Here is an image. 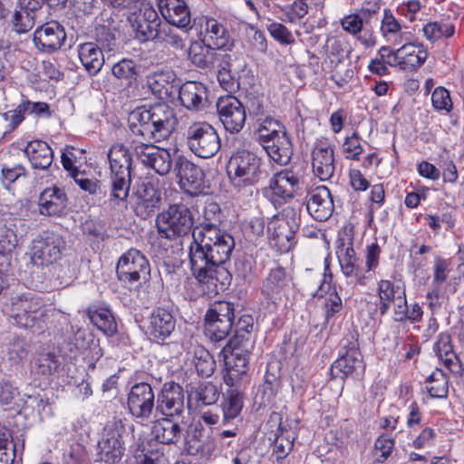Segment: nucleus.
<instances>
[{"label":"nucleus","mask_w":464,"mask_h":464,"mask_svg":"<svg viewBox=\"0 0 464 464\" xmlns=\"http://www.w3.org/2000/svg\"><path fill=\"white\" fill-rule=\"evenodd\" d=\"M178 123L175 112L166 103H159L150 108H136L130 113L129 126L131 133L146 140L135 139L130 149L133 155L146 167L160 176H165L172 169L173 159L170 151L153 144L167 140Z\"/></svg>","instance_id":"f257e3e1"},{"label":"nucleus","mask_w":464,"mask_h":464,"mask_svg":"<svg viewBox=\"0 0 464 464\" xmlns=\"http://www.w3.org/2000/svg\"><path fill=\"white\" fill-rule=\"evenodd\" d=\"M192 237L188 252L192 274L204 291L217 294L218 274L227 273L221 266L231 256L234 237L214 223L199 224L194 228Z\"/></svg>","instance_id":"f03ea898"},{"label":"nucleus","mask_w":464,"mask_h":464,"mask_svg":"<svg viewBox=\"0 0 464 464\" xmlns=\"http://www.w3.org/2000/svg\"><path fill=\"white\" fill-rule=\"evenodd\" d=\"M108 159L111 169L108 200L112 206H121L126 203L130 192L131 158L122 144L116 143L111 147Z\"/></svg>","instance_id":"7ed1b4c3"},{"label":"nucleus","mask_w":464,"mask_h":464,"mask_svg":"<svg viewBox=\"0 0 464 464\" xmlns=\"http://www.w3.org/2000/svg\"><path fill=\"white\" fill-rule=\"evenodd\" d=\"M262 160L254 152L239 150L227 163V170L234 187L241 188L256 184L262 179Z\"/></svg>","instance_id":"20e7f679"},{"label":"nucleus","mask_w":464,"mask_h":464,"mask_svg":"<svg viewBox=\"0 0 464 464\" xmlns=\"http://www.w3.org/2000/svg\"><path fill=\"white\" fill-rule=\"evenodd\" d=\"M194 225L190 209L184 204H173L156 218L159 235L169 240L188 236Z\"/></svg>","instance_id":"39448f33"},{"label":"nucleus","mask_w":464,"mask_h":464,"mask_svg":"<svg viewBox=\"0 0 464 464\" xmlns=\"http://www.w3.org/2000/svg\"><path fill=\"white\" fill-rule=\"evenodd\" d=\"M340 356L332 364L331 373L334 378L342 380L362 376L365 365L359 351L357 340L353 336L345 337L340 342Z\"/></svg>","instance_id":"423d86ee"},{"label":"nucleus","mask_w":464,"mask_h":464,"mask_svg":"<svg viewBox=\"0 0 464 464\" xmlns=\"http://www.w3.org/2000/svg\"><path fill=\"white\" fill-rule=\"evenodd\" d=\"M156 396L150 384L145 382L132 385L127 394V410L136 423L147 425L156 411Z\"/></svg>","instance_id":"0eeeda50"},{"label":"nucleus","mask_w":464,"mask_h":464,"mask_svg":"<svg viewBox=\"0 0 464 464\" xmlns=\"http://www.w3.org/2000/svg\"><path fill=\"white\" fill-rule=\"evenodd\" d=\"M11 315L23 328H42L45 313L43 299L35 294L25 293L11 301Z\"/></svg>","instance_id":"6e6552de"},{"label":"nucleus","mask_w":464,"mask_h":464,"mask_svg":"<svg viewBox=\"0 0 464 464\" xmlns=\"http://www.w3.org/2000/svg\"><path fill=\"white\" fill-rule=\"evenodd\" d=\"M186 144L191 152L202 159L213 157L220 149L217 130L205 121L193 122L188 126Z\"/></svg>","instance_id":"1a4fd4ad"},{"label":"nucleus","mask_w":464,"mask_h":464,"mask_svg":"<svg viewBox=\"0 0 464 464\" xmlns=\"http://www.w3.org/2000/svg\"><path fill=\"white\" fill-rule=\"evenodd\" d=\"M235 304L228 301L215 302L205 315V334L214 342L224 340L231 332Z\"/></svg>","instance_id":"9d476101"},{"label":"nucleus","mask_w":464,"mask_h":464,"mask_svg":"<svg viewBox=\"0 0 464 464\" xmlns=\"http://www.w3.org/2000/svg\"><path fill=\"white\" fill-rule=\"evenodd\" d=\"M116 274L124 285L140 284L150 279V263L140 251L130 248L119 258Z\"/></svg>","instance_id":"9b49d317"},{"label":"nucleus","mask_w":464,"mask_h":464,"mask_svg":"<svg viewBox=\"0 0 464 464\" xmlns=\"http://www.w3.org/2000/svg\"><path fill=\"white\" fill-rule=\"evenodd\" d=\"M125 425L121 420H114L108 424L102 438L98 441L97 457L106 464L119 463L124 453L125 446L122 440Z\"/></svg>","instance_id":"f8f14e48"},{"label":"nucleus","mask_w":464,"mask_h":464,"mask_svg":"<svg viewBox=\"0 0 464 464\" xmlns=\"http://www.w3.org/2000/svg\"><path fill=\"white\" fill-rule=\"evenodd\" d=\"M298 227L296 214L293 208H289L275 215L267 223L270 237L282 250H288L293 246Z\"/></svg>","instance_id":"ddd939ff"},{"label":"nucleus","mask_w":464,"mask_h":464,"mask_svg":"<svg viewBox=\"0 0 464 464\" xmlns=\"http://www.w3.org/2000/svg\"><path fill=\"white\" fill-rule=\"evenodd\" d=\"M253 349L246 348L245 344L232 343H227L223 348L227 370L224 375V382L227 386H237L242 376L246 374Z\"/></svg>","instance_id":"4468645a"},{"label":"nucleus","mask_w":464,"mask_h":464,"mask_svg":"<svg viewBox=\"0 0 464 464\" xmlns=\"http://www.w3.org/2000/svg\"><path fill=\"white\" fill-rule=\"evenodd\" d=\"M64 247L65 242L59 234L44 232L32 242L31 260L37 266H48L60 259Z\"/></svg>","instance_id":"2eb2a0df"},{"label":"nucleus","mask_w":464,"mask_h":464,"mask_svg":"<svg viewBox=\"0 0 464 464\" xmlns=\"http://www.w3.org/2000/svg\"><path fill=\"white\" fill-rule=\"evenodd\" d=\"M300 185V176L293 169H285L274 174L265 193L275 206H281L295 197Z\"/></svg>","instance_id":"dca6fc26"},{"label":"nucleus","mask_w":464,"mask_h":464,"mask_svg":"<svg viewBox=\"0 0 464 464\" xmlns=\"http://www.w3.org/2000/svg\"><path fill=\"white\" fill-rule=\"evenodd\" d=\"M219 121L225 130L230 133H238L245 126L246 120V108L233 95L219 97L216 102Z\"/></svg>","instance_id":"f3484780"},{"label":"nucleus","mask_w":464,"mask_h":464,"mask_svg":"<svg viewBox=\"0 0 464 464\" xmlns=\"http://www.w3.org/2000/svg\"><path fill=\"white\" fill-rule=\"evenodd\" d=\"M128 20L142 42L154 40L161 23L158 13L150 3H141L138 11L129 15Z\"/></svg>","instance_id":"a211bd4d"},{"label":"nucleus","mask_w":464,"mask_h":464,"mask_svg":"<svg viewBox=\"0 0 464 464\" xmlns=\"http://www.w3.org/2000/svg\"><path fill=\"white\" fill-rule=\"evenodd\" d=\"M174 172L181 189L191 196L200 194L204 188L205 174L200 167L184 156L174 161Z\"/></svg>","instance_id":"6ab92c4d"},{"label":"nucleus","mask_w":464,"mask_h":464,"mask_svg":"<svg viewBox=\"0 0 464 464\" xmlns=\"http://www.w3.org/2000/svg\"><path fill=\"white\" fill-rule=\"evenodd\" d=\"M185 410V394L181 385L165 382L157 395L156 411L166 417H179Z\"/></svg>","instance_id":"aec40b11"},{"label":"nucleus","mask_w":464,"mask_h":464,"mask_svg":"<svg viewBox=\"0 0 464 464\" xmlns=\"http://www.w3.org/2000/svg\"><path fill=\"white\" fill-rule=\"evenodd\" d=\"M66 40L64 28L56 21H50L34 33V44L35 47L43 53H53L63 46Z\"/></svg>","instance_id":"412c9836"},{"label":"nucleus","mask_w":464,"mask_h":464,"mask_svg":"<svg viewBox=\"0 0 464 464\" xmlns=\"http://www.w3.org/2000/svg\"><path fill=\"white\" fill-rule=\"evenodd\" d=\"M334 200L329 188L319 186L309 191L306 209L317 221H326L334 212Z\"/></svg>","instance_id":"4be33fe9"},{"label":"nucleus","mask_w":464,"mask_h":464,"mask_svg":"<svg viewBox=\"0 0 464 464\" xmlns=\"http://www.w3.org/2000/svg\"><path fill=\"white\" fill-rule=\"evenodd\" d=\"M314 174L321 180H328L334 172V146L325 141L316 143L312 152Z\"/></svg>","instance_id":"5701e85b"},{"label":"nucleus","mask_w":464,"mask_h":464,"mask_svg":"<svg viewBox=\"0 0 464 464\" xmlns=\"http://www.w3.org/2000/svg\"><path fill=\"white\" fill-rule=\"evenodd\" d=\"M136 215L147 218L158 208L160 201V192L151 181H142L135 193Z\"/></svg>","instance_id":"b1692460"},{"label":"nucleus","mask_w":464,"mask_h":464,"mask_svg":"<svg viewBox=\"0 0 464 464\" xmlns=\"http://www.w3.org/2000/svg\"><path fill=\"white\" fill-rule=\"evenodd\" d=\"M158 8L169 24L179 28H187L190 25V12L184 0H157Z\"/></svg>","instance_id":"393cba45"},{"label":"nucleus","mask_w":464,"mask_h":464,"mask_svg":"<svg viewBox=\"0 0 464 464\" xmlns=\"http://www.w3.org/2000/svg\"><path fill=\"white\" fill-rule=\"evenodd\" d=\"M201 40L216 49H230L234 41L226 24L214 18H208L203 31L200 33Z\"/></svg>","instance_id":"a878e982"},{"label":"nucleus","mask_w":464,"mask_h":464,"mask_svg":"<svg viewBox=\"0 0 464 464\" xmlns=\"http://www.w3.org/2000/svg\"><path fill=\"white\" fill-rule=\"evenodd\" d=\"M176 320L169 309L155 308L150 316L148 327L151 338L156 341H164L174 331Z\"/></svg>","instance_id":"bb28decb"},{"label":"nucleus","mask_w":464,"mask_h":464,"mask_svg":"<svg viewBox=\"0 0 464 464\" xmlns=\"http://www.w3.org/2000/svg\"><path fill=\"white\" fill-rule=\"evenodd\" d=\"M260 145L275 162L281 165L286 164L293 154L292 141L285 128Z\"/></svg>","instance_id":"cd10ccee"},{"label":"nucleus","mask_w":464,"mask_h":464,"mask_svg":"<svg viewBox=\"0 0 464 464\" xmlns=\"http://www.w3.org/2000/svg\"><path fill=\"white\" fill-rule=\"evenodd\" d=\"M68 198L66 193L57 188H45L39 198V211L46 216H62L67 207Z\"/></svg>","instance_id":"c85d7f7f"},{"label":"nucleus","mask_w":464,"mask_h":464,"mask_svg":"<svg viewBox=\"0 0 464 464\" xmlns=\"http://www.w3.org/2000/svg\"><path fill=\"white\" fill-rule=\"evenodd\" d=\"M176 74L170 70L156 71L149 73L146 83L151 92L160 100L171 97L177 86H174Z\"/></svg>","instance_id":"c756f323"},{"label":"nucleus","mask_w":464,"mask_h":464,"mask_svg":"<svg viewBox=\"0 0 464 464\" xmlns=\"http://www.w3.org/2000/svg\"><path fill=\"white\" fill-rule=\"evenodd\" d=\"M179 99L188 110L198 111L205 107L207 88L199 82H186L179 87Z\"/></svg>","instance_id":"7c9ffc66"},{"label":"nucleus","mask_w":464,"mask_h":464,"mask_svg":"<svg viewBox=\"0 0 464 464\" xmlns=\"http://www.w3.org/2000/svg\"><path fill=\"white\" fill-rule=\"evenodd\" d=\"M217 49L211 47L203 40H196L190 43L188 50V58L197 68L206 71L214 69V62L217 59Z\"/></svg>","instance_id":"2f4dec72"},{"label":"nucleus","mask_w":464,"mask_h":464,"mask_svg":"<svg viewBox=\"0 0 464 464\" xmlns=\"http://www.w3.org/2000/svg\"><path fill=\"white\" fill-rule=\"evenodd\" d=\"M290 281L291 278L285 270L281 266H276L270 270L263 281L262 293L267 297L276 300L288 290Z\"/></svg>","instance_id":"473e14b6"},{"label":"nucleus","mask_w":464,"mask_h":464,"mask_svg":"<svg viewBox=\"0 0 464 464\" xmlns=\"http://www.w3.org/2000/svg\"><path fill=\"white\" fill-rule=\"evenodd\" d=\"M172 418L163 416L153 422L152 434L158 442L176 444L181 439L182 429L178 422L172 420Z\"/></svg>","instance_id":"72a5a7b5"},{"label":"nucleus","mask_w":464,"mask_h":464,"mask_svg":"<svg viewBox=\"0 0 464 464\" xmlns=\"http://www.w3.org/2000/svg\"><path fill=\"white\" fill-rule=\"evenodd\" d=\"M80 61L90 75H96L104 64V55L97 44L87 42L78 46Z\"/></svg>","instance_id":"f704fd0d"},{"label":"nucleus","mask_w":464,"mask_h":464,"mask_svg":"<svg viewBox=\"0 0 464 464\" xmlns=\"http://www.w3.org/2000/svg\"><path fill=\"white\" fill-rule=\"evenodd\" d=\"M24 151L34 169H46L53 163V151L45 141L32 140L28 142Z\"/></svg>","instance_id":"c9c22d12"},{"label":"nucleus","mask_w":464,"mask_h":464,"mask_svg":"<svg viewBox=\"0 0 464 464\" xmlns=\"http://www.w3.org/2000/svg\"><path fill=\"white\" fill-rule=\"evenodd\" d=\"M269 422L278 424L276 438L274 440V452L276 455L277 460L284 459L293 450L295 437L283 425L280 413L273 412L270 415Z\"/></svg>","instance_id":"e433bc0d"},{"label":"nucleus","mask_w":464,"mask_h":464,"mask_svg":"<svg viewBox=\"0 0 464 464\" xmlns=\"http://www.w3.org/2000/svg\"><path fill=\"white\" fill-rule=\"evenodd\" d=\"M337 257L343 274L346 277H354L360 285H364V276L357 264L355 251L350 243L348 246L342 244L336 251Z\"/></svg>","instance_id":"4c0bfd02"},{"label":"nucleus","mask_w":464,"mask_h":464,"mask_svg":"<svg viewBox=\"0 0 464 464\" xmlns=\"http://www.w3.org/2000/svg\"><path fill=\"white\" fill-rule=\"evenodd\" d=\"M399 66L402 70L413 71L420 67L427 59V52L420 45L404 44L398 48Z\"/></svg>","instance_id":"58836bf2"},{"label":"nucleus","mask_w":464,"mask_h":464,"mask_svg":"<svg viewBox=\"0 0 464 464\" xmlns=\"http://www.w3.org/2000/svg\"><path fill=\"white\" fill-rule=\"evenodd\" d=\"M244 397L243 393L237 386L230 387L224 396L221 402L222 410V424H230L234 420L239 417L243 408Z\"/></svg>","instance_id":"ea45409f"},{"label":"nucleus","mask_w":464,"mask_h":464,"mask_svg":"<svg viewBox=\"0 0 464 464\" xmlns=\"http://www.w3.org/2000/svg\"><path fill=\"white\" fill-rule=\"evenodd\" d=\"M433 350L448 369L458 372L460 368L459 359L453 350L451 336L448 333H442L438 336Z\"/></svg>","instance_id":"a19ab883"},{"label":"nucleus","mask_w":464,"mask_h":464,"mask_svg":"<svg viewBox=\"0 0 464 464\" xmlns=\"http://www.w3.org/2000/svg\"><path fill=\"white\" fill-rule=\"evenodd\" d=\"M405 287L400 284H395L390 280H381L378 284V296L380 304L379 312L382 315L388 313L391 304L403 293Z\"/></svg>","instance_id":"79ce46f5"},{"label":"nucleus","mask_w":464,"mask_h":464,"mask_svg":"<svg viewBox=\"0 0 464 464\" xmlns=\"http://www.w3.org/2000/svg\"><path fill=\"white\" fill-rule=\"evenodd\" d=\"M233 326L235 334L228 343H241L245 344L246 348H254L256 342V336L253 334L254 318L249 314H243Z\"/></svg>","instance_id":"37998d69"},{"label":"nucleus","mask_w":464,"mask_h":464,"mask_svg":"<svg viewBox=\"0 0 464 464\" xmlns=\"http://www.w3.org/2000/svg\"><path fill=\"white\" fill-rule=\"evenodd\" d=\"M91 322L108 336L117 332V323L111 311L105 307H99L89 311Z\"/></svg>","instance_id":"c03bdc74"},{"label":"nucleus","mask_w":464,"mask_h":464,"mask_svg":"<svg viewBox=\"0 0 464 464\" xmlns=\"http://www.w3.org/2000/svg\"><path fill=\"white\" fill-rule=\"evenodd\" d=\"M285 128V125L280 121L271 116H266L256 120L255 133L258 142L261 144L278 132L283 131Z\"/></svg>","instance_id":"a18cd8bd"},{"label":"nucleus","mask_w":464,"mask_h":464,"mask_svg":"<svg viewBox=\"0 0 464 464\" xmlns=\"http://www.w3.org/2000/svg\"><path fill=\"white\" fill-rule=\"evenodd\" d=\"M36 11L26 7L15 10L11 19L13 31L18 34L28 33L35 24Z\"/></svg>","instance_id":"49530a36"},{"label":"nucleus","mask_w":464,"mask_h":464,"mask_svg":"<svg viewBox=\"0 0 464 464\" xmlns=\"http://www.w3.org/2000/svg\"><path fill=\"white\" fill-rule=\"evenodd\" d=\"M75 183L92 197V200L100 202L105 198L106 190L102 186V182L96 179H89L84 177L79 171H73L72 174Z\"/></svg>","instance_id":"de8ad7c7"},{"label":"nucleus","mask_w":464,"mask_h":464,"mask_svg":"<svg viewBox=\"0 0 464 464\" xmlns=\"http://www.w3.org/2000/svg\"><path fill=\"white\" fill-rule=\"evenodd\" d=\"M192 362L200 376H210L216 368V362L212 355L202 346L195 347Z\"/></svg>","instance_id":"09e8293b"},{"label":"nucleus","mask_w":464,"mask_h":464,"mask_svg":"<svg viewBox=\"0 0 464 464\" xmlns=\"http://www.w3.org/2000/svg\"><path fill=\"white\" fill-rule=\"evenodd\" d=\"M426 389L432 398H445L448 394V378L440 369H436L426 380Z\"/></svg>","instance_id":"8fccbe9b"},{"label":"nucleus","mask_w":464,"mask_h":464,"mask_svg":"<svg viewBox=\"0 0 464 464\" xmlns=\"http://www.w3.org/2000/svg\"><path fill=\"white\" fill-rule=\"evenodd\" d=\"M154 41L170 45L175 49H182L185 45L183 39L177 31L166 24L160 25Z\"/></svg>","instance_id":"3c124183"},{"label":"nucleus","mask_w":464,"mask_h":464,"mask_svg":"<svg viewBox=\"0 0 464 464\" xmlns=\"http://www.w3.org/2000/svg\"><path fill=\"white\" fill-rule=\"evenodd\" d=\"M211 431L203 427L202 422L198 420L189 426L185 441L188 447V451L193 453L194 449L209 435Z\"/></svg>","instance_id":"603ef678"},{"label":"nucleus","mask_w":464,"mask_h":464,"mask_svg":"<svg viewBox=\"0 0 464 464\" xmlns=\"http://www.w3.org/2000/svg\"><path fill=\"white\" fill-rule=\"evenodd\" d=\"M401 26L398 20L394 17L391 10L384 9L383 17L382 20L381 31L384 37L389 41L394 38L395 44H400L401 41H397V35L401 33Z\"/></svg>","instance_id":"864d4df0"},{"label":"nucleus","mask_w":464,"mask_h":464,"mask_svg":"<svg viewBox=\"0 0 464 464\" xmlns=\"http://www.w3.org/2000/svg\"><path fill=\"white\" fill-rule=\"evenodd\" d=\"M59 364L55 354L52 353H41L35 362V371L37 374L50 376L57 371Z\"/></svg>","instance_id":"5fc2aeb1"},{"label":"nucleus","mask_w":464,"mask_h":464,"mask_svg":"<svg viewBox=\"0 0 464 464\" xmlns=\"http://www.w3.org/2000/svg\"><path fill=\"white\" fill-rule=\"evenodd\" d=\"M362 138L359 133L353 131L351 136L346 137L343 144L345 158L352 160H359L363 152Z\"/></svg>","instance_id":"6e6d98bb"},{"label":"nucleus","mask_w":464,"mask_h":464,"mask_svg":"<svg viewBox=\"0 0 464 464\" xmlns=\"http://www.w3.org/2000/svg\"><path fill=\"white\" fill-rule=\"evenodd\" d=\"M111 72L117 79L131 80L137 74V67L132 60L122 59L112 66Z\"/></svg>","instance_id":"4d7b16f0"},{"label":"nucleus","mask_w":464,"mask_h":464,"mask_svg":"<svg viewBox=\"0 0 464 464\" xmlns=\"http://www.w3.org/2000/svg\"><path fill=\"white\" fill-rule=\"evenodd\" d=\"M267 31L270 35L281 44L290 45L295 43L293 34L283 24L274 22L267 25Z\"/></svg>","instance_id":"13d9d810"},{"label":"nucleus","mask_w":464,"mask_h":464,"mask_svg":"<svg viewBox=\"0 0 464 464\" xmlns=\"http://www.w3.org/2000/svg\"><path fill=\"white\" fill-rule=\"evenodd\" d=\"M284 14L290 23L304 18L308 13L307 0H295L291 5L285 6Z\"/></svg>","instance_id":"bf43d9fd"},{"label":"nucleus","mask_w":464,"mask_h":464,"mask_svg":"<svg viewBox=\"0 0 464 464\" xmlns=\"http://www.w3.org/2000/svg\"><path fill=\"white\" fill-rule=\"evenodd\" d=\"M219 392L216 385L210 382L199 384L198 399L205 405L214 404L218 400Z\"/></svg>","instance_id":"052dcab7"},{"label":"nucleus","mask_w":464,"mask_h":464,"mask_svg":"<svg viewBox=\"0 0 464 464\" xmlns=\"http://www.w3.org/2000/svg\"><path fill=\"white\" fill-rule=\"evenodd\" d=\"M9 437L8 433L0 430V464H12L14 462L16 446L9 447L12 444L9 441Z\"/></svg>","instance_id":"680f3d73"},{"label":"nucleus","mask_w":464,"mask_h":464,"mask_svg":"<svg viewBox=\"0 0 464 464\" xmlns=\"http://www.w3.org/2000/svg\"><path fill=\"white\" fill-rule=\"evenodd\" d=\"M431 102L433 107L438 111L445 110L450 111L452 107L450 92L442 87H438L431 94Z\"/></svg>","instance_id":"e2e57ef3"},{"label":"nucleus","mask_w":464,"mask_h":464,"mask_svg":"<svg viewBox=\"0 0 464 464\" xmlns=\"http://www.w3.org/2000/svg\"><path fill=\"white\" fill-rule=\"evenodd\" d=\"M394 447V440L385 435L380 436L375 443L374 449L380 455L376 457V461L379 463L384 462L391 455Z\"/></svg>","instance_id":"0e129e2a"},{"label":"nucleus","mask_w":464,"mask_h":464,"mask_svg":"<svg viewBox=\"0 0 464 464\" xmlns=\"http://www.w3.org/2000/svg\"><path fill=\"white\" fill-rule=\"evenodd\" d=\"M247 42L257 53H265L267 50V41L263 32L255 27L249 28L246 33Z\"/></svg>","instance_id":"69168bd1"},{"label":"nucleus","mask_w":464,"mask_h":464,"mask_svg":"<svg viewBox=\"0 0 464 464\" xmlns=\"http://www.w3.org/2000/svg\"><path fill=\"white\" fill-rule=\"evenodd\" d=\"M135 464H159V452L146 450L143 445H138L133 450Z\"/></svg>","instance_id":"338daca9"},{"label":"nucleus","mask_w":464,"mask_h":464,"mask_svg":"<svg viewBox=\"0 0 464 464\" xmlns=\"http://www.w3.org/2000/svg\"><path fill=\"white\" fill-rule=\"evenodd\" d=\"M17 243V236L12 229L5 228L0 231L1 254L12 252L16 247Z\"/></svg>","instance_id":"774afa93"}]
</instances>
